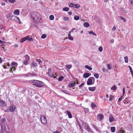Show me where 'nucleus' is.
Masks as SVG:
<instances>
[{
	"label": "nucleus",
	"mask_w": 133,
	"mask_h": 133,
	"mask_svg": "<svg viewBox=\"0 0 133 133\" xmlns=\"http://www.w3.org/2000/svg\"><path fill=\"white\" fill-rule=\"evenodd\" d=\"M116 88H117V87H116V85H114V86L112 87H111V89L112 90H116Z\"/></svg>",
	"instance_id": "nucleus-35"
},
{
	"label": "nucleus",
	"mask_w": 133,
	"mask_h": 133,
	"mask_svg": "<svg viewBox=\"0 0 133 133\" xmlns=\"http://www.w3.org/2000/svg\"><path fill=\"white\" fill-rule=\"evenodd\" d=\"M29 37V36H28L24 38H22L21 40V43H22L24 42V41L27 40L28 39V38Z\"/></svg>",
	"instance_id": "nucleus-12"
},
{
	"label": "nucleus",
	"mask_w": 133,
	"mask_h": 133,
	"mask_svg": "<svg viewBox=\"0 0 133 133\" xmlns=\"http://www.w3.org/2000/svg\"><path fill=\"white\" fill-rule=\"evenodd\" d=\"M116 29V28L115 26H114L113 27L112 29V30L113 31H115Z\"/></svg>",
	"instance_id": "nucleus-60"
},
{
	"label": "nucleus",
	"mask_w": 133,
	"mask_h": 133,
	"mask_svg": "<svg viewBox=\"0 0 133 133\" xmlns=\"http://www.w3.org/2000/svg\"><path fill=\"white\" fill-rule=\"evenodd\" d=\"M104 118V116L103 114H98L97 116L98 119L99 120H101Z\"/></svg>",
	"instance_id": "nucleus-9"
},
{
	"label": "nucleus",
	"mask_w": 133,
	"mask_h": 133,
	"mask_svg": "<svg viewBox=\"0 0 133 133\" xmlns=\"http://www.w3.org/2000/svg\"><path fill=\"white\" fill-rule=\"evenodd\" d=\"M96 105L95 103H92L91 104V107L93 109L96 107Z\"/></svg>",
	"instance_id": "nucleus-26"
},
{
	"label": "nucleus",
	"mask_w": 133,
	"mask_h": 133,
	"mask_svg": "<svg viewBox=\"0 0 133 133\" xmlns=\"http://www.w3.org/2000/svg\"><path fill=\"white\" fill-rule=\"evenodd\" d=\"M69 6L70 7H74V4L72 3H71L69 5Z\"/></svg>",
	"instance_id": "nucleus-44"
},
{
	"label": "nucleus",
	"mask_w": 133,
	"mask_h": 133,
	"mask_svg": "<svg viewBox=\"0 0 133 133\" xmlns=\"http://www.w3.org/2000/svg\"><path fill=\"white\" fill-rule=\"evenodd\" d=\"M95 78L93 77H90L88 79L87 81V84L88 85H90L93 84L95 81Z\"/></svg>",
	"instance_id": "nucleus-2"
},
{
	"label": "nucleus",
	"mask_w": 133,
	"mask_h": 133,
	"mask_svg": "<svg viewBox=\"0 0 133 133\" xmlns=\"http://www.w3.org/2000/svg\"><path fill=\"white\" fill-rule=\"evenodd\" d=\"M84 110L85 113H87L88 112V109L87 108H84Z\"/></svg>",
	"instance_id": "nucleus-54"
},
{
	"label": "nucleus",
	"mask_w": 133,
	"mask_h": 133,
	"mask_svg": "<svg viewBox=\"0 0 133 133\" xmlns=\"http://www.w3.org/2000/svg\"><path fill=\"white\" fill-rule=\"evenodd\" d=\"M91 75V74L89 73H85L84 74L83 76L85 78L88 77Z\"/></svg>",
	"instance_id": "nucleus-11"
},
{
	"label": "nucleus",
	"mask_w": 133,
	"mask_h": 133,
	"mask_svg": "<svg viewBox=\"0 0 133 133\" xmlns=\"http://www.w3.org/2000/svg\"><path fill=\"white\" fill-rule=\"evenodd\" d=\"M68 38L69 39L73 41V37H72L71 36H69L68 37Z\"/></svg>",
	"instance_id": "nucleus-42"
},
{
	"label": "nucleus",
	"mask_w": 133,
	"mask_h": 133,
	"mask_svg": "<svg viewBox=\"0 0 133 133\" xmlns=\"http://www.w3.org/2000/svg\"><path fill=\"white\" fill-rule=\"evenodd\" d=\"M6 104L5 103V102L3 101L0 100V107H3L6 106Z\"/></svg>",
	"instance_id": "nucleus-7"
},
{
	"label": "nucleus",
	"mask_w": 133,
	"mask_h": 133,
	"mask_svg": "<svg viewBox=\"0 0 133 133\" xmlns=\"http://www.w3.org/2000/svg\"><path fill=\"white\" fill-rule=\"evenodd\" d=\"M46 37V35L45 34H43L41 36V38L42 39L45 38Z\"/></svg>",
	"instance_id": "nucleus-32"
},
{
	"label": "nucleus",
	"mask_w": 133,
	"mask_h": 133,
	"mask_svg": "<svg viewBox=\"0 0 133 133\" xmlns=\"http://www.w3.org/2000/svg\"><path fill=\"white\" fill-rule=\"evenodd\" d=\"M119 18H120V19L123 20L124 22H125L126 21V19L124 18L123 17H120Z\"/></svg>",
	"instance_id": "nucleus-37"
},
{
	"label": "nucleus",
	"mask_w": 133,
	"mask_h": 133,
	"mask_svg": "<svg viewBox=\"0 0 133 133\" xmlns=\"http://www.w3.org/2000/svg\"><path fill=\"white\" fill-rule=\"evenodd\" d=\"M69 8L67 7L64 8H63V10L64 11H67L69 10Z\"/></svg>",
	"instance_id": "nucleus-23"
},
{
	"label": "nucleus",
	"mask_w": 133,
	"mask_h": 133,
	"mask_svg": "<svg viewBox=\"0 0 133 133\" xmlns=\"http://www.w3.org/2000/svg\"><path fill=\"white\" fill-rule=\"evenodd\" d=\"M11 19L19 23H21L19 18L17 17L12 16L11 17Z\"/></svg>",
	"instance_id": "nucleus-4"
},
{
	"label": "nucleus",
	"mask_w": 133,
	"mask_h": 133,
	"mask_svg": "<svg viewBox=\"0 0 133 133\" xmlns=\"http://www.w3.org/2000/svg\"><path fill=\"white\" fill-rule=\"evenodd\" d=\"M16 109V107L12 105L9 107L8 109L11 112H13L15 111Z\"/></svg>",
	"instance_id": "nucleus-5"
},
{
	"label": "nucleus",
	"mask_w": 133,
	"mask_h": 133,
	"mask_svg": "<svg viewBox=\"0 0 133 133\" xmlns=\"http://www.w3.org/2000/svg\"><path fill=\"white\" fill-rule=\"evenodd\" d=\"M84 84V83H82L79 86V87L80 88Z\"/></svg>",
	"instance_id": "nucleus-62"
},
{
	"label": "nucleus",
	"mask_w": 133,
	"mask_h": 133,
	"mask_svg": "<svg viewBox=\"0 0 133 133\" xmlns=\"http://www.w3.org/2000/svg\"><path fill=\"white\" fill-rule=\"evenodd\" d=\"M66 113L69 118H71L72 117V116L71 114L69 111H66Z\"/></svg>",
	"instance_id": "nucleus-14"
},
{
	"label": "nucleus",
	"mask_w": 133,
	"mask_h": 133,
	"mask_svg": "<svg viewBox=\"0 0 133 133\" xmlns=\"http://www.w3.org/2000/svg\"><path fill=\"white\" fill-rule=\"evenodd\" d=\"M125 88L124 87L123 88L122 90V96L124 95L125 93Z\"/></svg>",
	"instance_id": "nucleus-40"
},
{
	"label": "nucleus",
	"mask_w": 133,
	"mask_h": 133,
	"mask_svg": "<svg viewBox=\"0 0 133 133\" xmlns=\"http://www.w3.org/2000/svg\"><path fill=\"white\" fill-rule=\"evenodd\" d=\"M124 59L125 63H127L128 62V57L127 56H125L124 57Z\"/></svg>",
	"instance_id": "nucleus-33"
},
{
	"label": "nucleus",
	"mask_w": 133,
	"mask_h": 133,
	"mask_svg": "<svg viewBox=\"0 0 133 133\" xmlns=\"http://www.w3.org/2000/svg\"><path fill=\"white\" fill-rule=\"evenodd\" d=\"M107 66L109 70H110L111 68V65L110 64H107Z\"/></svg>",
	"instance_id": "nucleus-22"
},
{
	"label": "nucleus",
	"mask_w": 133,
	"mask_h": 133,
	"mask_svg": "<svg viewBox=\"0 0 133 133\" xmlns=\"http://www.w3.org/2000/svg\"><path fill=\"white\" fill-rule=\"evenodd\" d=\"M27 39L29 41H33V39L32 37H31L30 38H29Z\"/></svg>",
	"instance_id": "nucleus-50"
},
{
	"label": "nucleus",
	"mask_w": 133,
	"mask_h": 133,
	"mask_svg": "<svg viewBox=\"0 0 133 133\" xmlns=\"http://www.w3.org/2000/svg\"><path fill=\"white\" fill-rule=\"evenodd\" d=\"M31 81L33 83L37 84H41L42 83V82L41 81L36 80H32Z\"/></svg>",
	"instance_id": "nucleus-8"
},
{
	"label": "nucleus",
	"mask_w": 133,
	"mask_h": 133,
	"mask_svg": "<svg viewBox=\"0 0 133 133\" xmlns=\"http://www.w3.org/2000/svg\"><path fill=\"white\" fill-rule=\"evenodd\" d=\"M118 133H125V132L123 130H121L118 131Z\"/></svg>",
	"instance_id": "nucleus-47"
},
{
	"label": "nucleus",
	"mask_w": 133,
	"mask_h": 133,
	"mask_svg": "<svg viewBox=\"0 0 133 133\" xmlns=\"http://www.w3.org/2000/svg\"><path fill=\"white\" fill-rule=\"evenodd\" d=\"M49 18L50 20H52L54 19V16L53 15H51L50 16Z\"/></svg>",
	"instance_id": "nucleus-29"
},
{
	"label": "nucleus",
	"mask_w": 133,
	"mask_h": 133,
	"mask_svg": "<svg viewBox=\"0 0 133 133\" xmlns=\"http://www.w3.org/2000/svg\"><path fill=\"white\" fill-rule=\"evenodd\" d=\"M63 19L65 21H68L69 19V17H64V16H63Z\"/></svg>",
	"instance_id": "nucleus-25"
},
{
	"label": "nucleus",
	"mask_w": 133,
	"mask_h": 133,
	"mask_svg": "<svg viewBox=\"0 0 133 133\" xmlns=\"http://www.w3.org/2000/svg\"><path fill=\"white\" fill-rule=\"evenodd\" d=\"M80 6L79 5L75 4H74V7L77 9H78L80 7Z\"/></svg>",
	"instance_id": "nucleus-27"
},
{
	"label": "nucleus",
	"mask_w": 133,
	"mask_h": 133,
	"mask_svg": "<svg viewBox=\"0 0 133 133\" xmlns=\"http://www.w3.org/2000/svg\"><path fill=\"white\" fill-rule=\"evenodd\" d=\"M60 132L57 130L56 131H54V133H60Z\"/></svg>",
	"instance_id": "nucleus-64"
},
{
	"label": "nucleus",
	"mask_w": 133,
	"mask_h": 133,
	"mask_svg": "<svg viewBox=\"0 0 133 133\" xmlns=\"http://www.w3.org/2000/svg\"><path fill=\"white\" fill-rule=\"evenodd\" d=\"M83 26L86 28H88L89 26V24L87 22H85L83 24Z\"/></svg>",
	"instance_id": "nucleus-16"
},
{
	"label": "nucleus",
	"mask_w": 133,
	"mask_h": 133,
	"mask_svg": "<svg viewBox=\"0 0 133 133\" xmlns=\"http://www.w3.org/2000/svg\"><path fill=\"white\" fill-rule=\"evenodd\" d=\"M76 29L75 28H72L71 30L69 32L70 33H71L73 32V31L75 30Z\"/></svg>",
	"instance_id": "nucleus-56"
},
{
	"label": "nucleus",
	"mask_w": 133,
	"mask_h": 133,
	"mask_svg": "<svg viewBox=\"0 0 133 133\" xmlns=\"http://www.w3.org/2000/svg\"><path fill=\"white\" fill-rule=\"evenodd\" d=\"M111 131L112 132H114L115 130V128L114 127H111Z\"/></svg>",
	"instance_id": "nucleus-24"
},
{
	"label": "nucleus",
	"mask_w": 133,
	"mask_h": 133,
	"mask_svg": "<svg viewBox=\"0 0 133 133\" xmlns=\"http://www.w3.org/2000/svg\"><path fill=\"white\" fill-rule=\"evenodd\" d=\"M34 75H35V74H29L28 76H34Z\"/></svg>",
	"instance_id": "nucleus-63"
},
{
	"label": "nucleus",
	"mask_w": 133,
	"mask_h": 133,
	"mask_svg": "<svg viewBox=\"0 0 133 133\" xmlns=\"http://www.w3.org/2000/svg\"><path fill=\"white\" fill-rule=\"evenodd\" d=\"M98 50L100 52H102L103 50L102 47L101 46L99 47L98 48Z\"/></svg>",
	"instance_id": "nucleus-45"
},
{
	"label": "nucleus",
	"mask_w": 133,
	"mask_h": 133,
	"mask_svg": "<svg viewBox=\"0 0 133 133\" xmlns=\"http://www.w3.org/2000/svg\"><path fill=\"white\" fill-rule=\"evenodd\" d=\"M79 17L78 16L75 15L74 17V19L76 20H78L79 19Z\"/></svg>",
	"instance_id": "nucleus-30"
},
{
	"label": "nucleus",
	"mask_w": 133,
	"mask_h": 133,
	"mask_svg": "<svg viewBox=\"0 0 133 133\" xmlns=\"http://www.w3.org/2000/svg\"><path fill=\"white\" fill-rule=\"evenodd\" d=\"M94 127L96 130L98 132H99L100 131L98 129V128L97 127H96L95 125H94Z\"/></svg>",
	"instance_id": "nucleus-41"
},
{
	"label": "nucleus",
	"mask_w": 133,
	"mask_h": 133,
	"mask_svg": "<svg viewBox=\"0 0 133 133\" xmlns=\"http://www.w3.org/2000/svg\"><path fill=\"white\" fill-rule=\"evenodd\" d=\"M62 91L64 93H65L67 94H68L69 93V92L66 90H62Z\"/></svg>",
	"instance_id": "nucleus-43"
},
{
	"label": "nucleus",
	"mask_w": 133,
	"mask_h": 133,
	"mask_svg": "<svg viewBox=\"0 0 133 133\" xmlns=\"http://www.w3.org/2000/svg\"><path fill=\"white\" fill-rule=\"evenodd\" d=\"M8 1L11 3H13L15 1V0H8Z\"/></svg>",
	"instance_id": "nucleus-51"
},
{
	"label": "nucleus",
	"mask_w": 133,
	"mask_h": 133,
	"mask_svg": "<svg viewBox=\"0 0 133 133\" xmlns=\"http://www.w3.org/2000/svg\"><path fill=\"white\" fill-rule=\"evenodd\" d=\"M85 68L90 71L91 70H92V68L91 67L87 65H85Z\"/></svg>",
	"instance_id": "nucleus-18"
},
{
	"label": "nucleus",
	"mask_w": 133,
	"mask_h": 133,
	"mask_svg": "<svg viewBox=\"0 0 133 133\" xmlns=\"http://www.w3.org/2000/svg\"><path fill=\"white\" fill-rule=\"evenodd\" d=\"M122 96H122L119 98L118 100V101L119 102H120L122 100Z\"/></svg>",
	"instance_id": "nucleus-57"
},
{
	"label": "nucleus",
	"mask_w": 133,
	"mask_h": 133,
	"mask_svg": "<svg viewBox=\"0 0 133 133\" xmlns=\"http://www.w3.org/2000/svg\"><path fill=\"white\" fill-rule=\"evenodd\" d=\"M66 67L68 69H70L71 68L72 65H69L66 66Z\"/></svg>",
	"instance_id": "nucleus-38"
},
{
	"label": "nucleus",
	"mask_w": 133,
	"mask_h": 133,
	"mask_svg": "<svg viewBox=\"0 0 133 133\" xmlns=\"http://www.w3.org/2000/svg\"><path fill=\"white\" fill-rule=\"evenodd\" d=\"M94 76L96 78H98L99 77V75L97 73H95L94 74Z\"/></svg>",
	"instance_id": "nucleus-36"
},
{
	"label": "nucleus",
	"mask_w": 133,
	"mask_h": 133,
	"mask_svg": "<svg viewBox=\"0 0 133 133\" xmlns=\"http://www.w3.org/2000/svg\"><path fill=\"white\" fill-rule=\"evenodd\" d=\"M75 83H72L70 84L69 85V86L70 87H72L74 86L75 85Z\"/></svg>",
	"instance_id": "nucleus-28"
},
{
	"label": "nucleus",
	"mask_w": 133,
	"mask_h": 133,
	"mask_svg": "<svg viewBox=\"0 0 133 133\" xmlns=\"http://www.w3.org/2000/svg\"><path fill=\"white\" fill-rule=\"evenodd\" d=\"M14 46L15 48H17L18 47V45L17 44H15L14 45Z\"/></svg>",
	"instance_id": "nucleus-58"
},
{
	"label": "nucleus",
	"mask_w": 133,
	"mask_h": 133,
	"mask_svg": "<svg viewBox=\"0 0 133 133\" xmlns=\"http://www.w3.org/2000/svg\"><path fill=\"white\" fill-rule=\"evenodd\" d=\"M9 66V63H6L4 65V66L3 67L5 69H7L8 68V67Z\"/></svg>",
	"instance_id": "nucleus-20"
},
{
	"label": "nucleus",
	"mask_w": 133,
	"mask_h": 133,
	"mask_svg": "<svg viewBox=\"0 0 133 133\" xmlns=\"http://www.w3.org/2000/svg\"><path fill=\"white\" fill-rule=\"evenodd\" d=\"M18 65L17 63L14 62H12L11 64V66H12L13 65L15 66H17Z\"/></svg>",
	"instance_id": "nucleus-31"
},
{
	"label": "nucleus",
	"mask_w": 133,
	"mask_h": 133,
	"mask_svg": "<svg viewBox=\"0 0 133 133\" xmlns=\"http://www.w3.org/2000/svg\"><path fill=\"white\" fill-rule=\"evenodd\" d=\"M31 16L32 19L35 21L39 22L41 20V16L39 13L37 12H34L31 13Z\"/></svg>",
	"instance_id": "nucleus-1"
},
{
	"label": "nucleus",
	"mask_w": 133,
	"mask_h": 133,
	"mask_svg": "<svg viewBox=\"0 0 133 133\" xmlns=\"http://www.w3.org/2000/svg\"><path fill=\"white\" fill-rule=\"evenodd\" d=\"M25 59L26 61H28L29 59V57L28 55H25Z\"/></svg>",
	"instance_id": "nucleus-46"
},
{
	"label": "nucleus",
	"mask_w": 133,
	"mask_h": 133,
	"mask_svg": "<svg viewBox=\"0 0 133 133\" xmlns=\"http://www.w3.org/2000/svg\"><path fill=\"white\" fill-rule=\"evenodd\" d=\"M41 120L42 123L45 124L47 123V119L46 117L44 115H41Z\"/></svg>",
	"instance_id": "nucleus-3"
},
{
	"label": "nucleus",
	"mask_w": 133,
	"mask_h": 133,
	"mask_svg": "<svg viewBox=\"0 0 133 133\" xmlns=\"http://www.w3.org/2000/svg\"><path fill=\"white\" fill-rule=\"evenodd\" d=\"M113 98V96L112 95H110V97L109 98V100L110 101H111L112 100Z\"/></svg>",
	"instance_id": "nucleus-52"
},
{
	"label": "nucleus",
	"mask_w": 133,
	"mask_h": 133,
	"mask_svg": "<svg viewBox=\"0 0 133 133\" xmlns=\"http://www.w3.org/2000/svg\"><path fill=\"white\" fill-rule=\"evenodd\" d=\"M34 85H35L36 86L38 87H41L42 86V85H41L40 84H34Z\"/></svg>",
	"instance_id": "nucleus-48"
},
{
	"label": "nucleus",
	"mask_w": 133,
	"mask_h": 133,
	"mask_svg": "<svg viewBox=\"0 0 133 133\" xmlns=\"http://www.w3.org/2000/svg\"><path fill=\"white\" fill-rule=\"evenodd\" d=\"M37 63L35 62H33L32 63L31 66L32 67H36L37 66Z\"/></svg>",
	"instance_id": "nucleus-19"
},
{
	"label": "nucleus",
	"mask_w": 133,
	"mask_h": 133,
	"mask_svg": "<svg viewBox=\"0 0 133 133\" xmlns=\"http://www.w3.org/2000/svg\"><path fill=\"white\" fill-rule=\"evenodd\" d=\"M115 118L112 115H110L109 116V121L110 122H111L115 120Z\"/></svg>",
	"instance_id": "nucleus-13"
},
{
	"label": "nucleus",
	"mask_w": 133,
	"mask_h": 133,
	"mask_svg": "<svg viewBox=\"0 0 133 133\" xmlns=\"http://www.w3.org/2000/svg\"><path fill=\"white\" fill-rule=\"evenodd\" d=\"M5 120V118L4 117H3L1 119V122H4Z\"/></svg>",
	"instance_id": "nucleus-49"
},
{
	"label": "nucleus",
	"mask_w": 133,
	"mask_h": 133,
	"mask_svg": "<svg viewBox=\"0 0 133 133\" xmlns=\"http://www.w3.org/2000/svg\"><path fill=\"white\" fill-rule=\"evenodd\" d=\"M16 69V68L15 66H13L10 70V72H12L13 71L15 70Z\"/></svg>",
	"instance_id": "nucleus-21"
},
{
	"label": "nucleus",
	"mask_w": 133,
	"mask_h": 133,
	"mask_svg": "<svg viewBox=\"0 0 133 133\" xmlns=\"http://www.w3.org/2000/svg\"><path fill=\"white\" fill-rule=\"evenodd\" d=\"M63 79V77L62 76L60 77L58 79V80L59 81H61Z\"/></svg>",
	"instance_id": "nucleus-39"
},
{
	"label": "nucleus",
	"mask_w": 133,
	"mask_h": 133,
	"mask_svg": "<svg viewBox=\"0 0 133 133\" xmlns=\"http://www.w3.org/2000/svg\"><path fill=\"white\" fill-rule=\"evenodd\" d=\"M85 128L86 129V130L88 131L89 132H90L91 131V129H90L89 127L88 126V125H86L85 126Z\"/></svg>",
	"instance_id": "nucleus-17"
},
{
	"label": "nucleus",
	"mask_w": 133,
	"mask_h": 133,
	"mask_svg": "<svg viewBox=\"0 0 133 133\" xmlns=\"http://www.w3.org/2000/svg\"><path fill=\"white\" fill-rule=\"evenodd\" d=\"M89 34H91L92 35H95L96 36V35L95 34L94 32H93V31H90L89 32Z\"/></svg>",
	"instance_id": "nucleus-34"
},
{
	"label": "nucleus",
	"mask_w": 133,
	"mask_h": 133,
	"mask_svg": "<svg viewBox=\"0 0 133 133\" xmlns=\"http://www.w3.org/2000/svg\"><path fill=\"white\" fill-rule=\"evenodd\" d=\"M36 60L37 62H38L39 64H40L42 62L40 59H37Z\"/></svg>",
	"instance_id": "nucleus-53"
},
{
	"label": "nucleus",
	"mask_w": 133,
	"mask_h": 133,
	"mask_svg": "<svg viewBox=\"0 0 133 133\" xmlns=\"http://www.w3.org/2000/svg\"><path fill=\"white\" fill-rule=\"evenodd\" d=\"M88 89L90 91L93 92L96 89L95 87H89Z\"/></svg>",
	"instance_id": "nucleus-15"
},
{
	"label": "nucleus",
	"mask_w": 133,
	"mask_h": 133,
	"mask_svg": "<svg viewBox=\"0 0 133 133\" xmlns=\"http://www.w3.org/2000/svg\"><path fill=\"white\" fill-rule=\"evenodd\" d=\"M1 50H4V51H5L6 50H5V47H2V48H1Z\"/></svg>",
	"instance_id": "nucleus-61"
},
{
	"label": "nucleus",
	"mask_w": 133,
	"mask_h": 133,
	"mask_svg": "<svg viewBox=\"0 0 133 133\" xmlns=\"http://www.w3.org/2000/svg\"><path fill=\"white\" fill-rule=\"evenodd\" d=\"M13 14L15 15L18 16L19 14V11L18 9L15 10L13 12Z\"/></svg>",
	"instance_id": "nucleus-10"
},
{
	"label": "nucleus",
	"mask_w": 133,
	"mask_h": 133,
	"mask_svg": "<svg viewBox=\"0 0 133 133\" xmlns=\"http://www.w3.org/2000/svg\"><path fill=\"white\" fill-rule=\"evenodd\" d=\"M103 71L104 72H106L107 71V69L105 68H103Z\"/></svg>",
	"instance_id": "nucleus-59"
},
{
	"label": "nucleus",
	"mask_w": 133,
	"mask_h": 133,
	"mask_svg": "<svg viewBox=\"0 0 133 133\" xmlns=\"http://www.w3.org/2000/svg\"><path fill=\"white\" fill-rule=\"evenodd\" d=\"M48 74L49 76L50 77H53L54 78H56V76H54V75H53V74L51 72V69L50 68L48 69Z\"/></svg>",
	"instance_id": "nucleus-6"
},
{
	"label": "nucleus",
	"mask_w": 133,
	"mask_h": 133,
	"mask_svg": "<svg viewBox=\"0 0 133 133\" xmlns=\"http://www.w3.org/2000/svg\"><path fill=\"white\" fill-rule=\"evenodd\" d=\"M3 127L2 128V132H4L6 130V129H5V127H4V129H3V127Z\"/></svg>",
	"instance_id": "nucleus-55"
}]
</instances>
